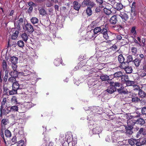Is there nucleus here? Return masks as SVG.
<instances>
[{"instance_id":"nucleus-53","label":"nucleus","mask_w":146,"mask_h":146,"mask_svg":"<svg viewBox=\"0 0 146 146\" xmlns=\"http://www.w3.org/2000/svg\"><path fill=\"white\" fill-rule=\"evenodd\" d=\"M128 79V75H122L121 76V79L122 81H124L125 82V81L127 80Z\"/></svg>"},{"instance_id":"nucleus-36","label":"nucleus","mask_w":146,"mask_h":146,"mask_svg":"<svg viewBox=\"0 0 146 146\" xmlns=\"http://www.w3.org/2000/svg\"><path fill=\"white\" fill-rule=\"evenodd\" d=\"M19 32L18 31H16L12 35L11 38L13 40H15L18 36Z\"/></svg>"},{"instance_id":"nucleus-12","label":"nucleus","mask_w":146,"mask_h":146,"mask_svg":"<svg viewBox=\"0 0 146 146\" xmlns=\"http://www.w3.org/2000/svg\"><path fill=\"white\" fill-rule=\"evenodd\" d=\"M135 122V120L129 119L127 121V125L126 126L129 127L130 128L131 127L133 128L134 126L136 123Z\"/></svg>"},{"instance_id":"nucleus-14","label":"nucleus","mask_w":146,"mask_h":146,"mask_svg":"<svg viewBox=\"0 0 146 146\" xmlns=\"http://www.w3.org/2000/svg\"><path fill=\"white\" fill-rule=\"evenodd\" d=\"M73 8L76 10L79 11L80 7L81 4L76 1H74L73 3Z\"/></svg>"},{"instance_id":"nucleus-4","label":"nucleus","mask_w":146,"mask_h":146,"mask_svg":"<svg viewBox=\"0 0 146 146\" xmlns=\"http://www.w3.org/2000/svg\"><path fill=\"white\" fill-rule=\"evenodd\" d=\"M12 90L14 94H17V91L18 90L22 89L18 81L13 83L12 84Z\"/></svg>"},{"instance_id":"nucleus-15","label":"nucleus","mask_w":146,"mask_h":146,"mask_svg":"<svg viewBox=\"0 0 146 146\" xmlns=\"http://www.w3.org/2000/svg\"><path fill=\"white\" fill-rule=\"evenodd\" d=\"M117 21V15H114L112 16L110 20V23L112 25L115 24Z\"/></svg>"},{"instance_id":"nucleus-64","label":"nucleus","mask_w":146,"mask_h":146,"mask_svg":"<svg viewBox=\"0 0 146 146\" xmlns=\"http://www.w3.org/2000/svg\"><path fill=\"white\" fill-rule=\"evenodd\" d=\"M133 62L134 63H137L138 64H139L140 63V61L138 59H135L134 60H133Z\"/></svg>"},{"instance_id":"nucleus-62","label":"nucleus","mask_w":146,"mask_h":146,"mask_svg":"<svg viewBox=\"0 0 146 146\" xmlns=\"http://www.w3.org/2000/svg\"><path fill=\"white\" fill-rule=\"evenodd\" d=\"M53 5V4L50 1L46 4V6L47 7H51Z\"/></svg>"},{"instance_id":"nucleus-61","label":"nucleus","mask_w":146,"mask_h":146,"mask_svg":"<svg viewBox=\"0 0 146 146\" xmlns=\"http://www.w3.org/2000/svg\"><path fill=\"white\" fill-rule=\"evenodd\" d=\"M12 67L13 70L17 71V64H12Z\"/></svg>"},{"instance_id":"nucleus-39","label":"nucleus","mask_w":146,"mask_h":146,"mask_svg":"<svg viewBox=\"0 0 146 146\" xmlns=\"http://www.w3.org/2000/svg\"><path fill=\"white\" fill-rule=\"evenodd\" d=\"M31 22L33 24L37 23L38 22V19L36 17H33L31 19Z\"/></svg>"},{"instance_id":"nucleus-7","label":"nucleus","mask_w":146,"mask_h":146,"mask_svg":"<svg viewBox=\"0 0 146 146\" xmlns=\"http://www.w3.org/2000/svg\"><path fill=\"white\" fill-rule=\"evenodd\" d=\"M82 5L92 8L95 6L96 4L94 2L91 1L90 0H84L82 2Z\"/></svg>"},{"instance_id":"nucleus-43","label":"nucleus","mask_w":146,"mask_h":146,"mask_svg":"<svg viewBox=\"0 0 146 146\" xmlns=\"http://www.w3.org/2000/svg\"><path fill=\"white\" fill-rule=\"evenodd\" d=\"M7 102V98H3V100L1 103V105L0 107V108H3L4 107L3 106L5 105Z\"/></svg>"},{"instance_id":"nucleus-37","label":"nucleus","mask_w":146,"mask_h":146,"mask_svg":"<svg viewBox=\"0 0 146 146\" xmlns=\"http://www.w3.org/2000/svg\"><path fill=\"white\" fill-rule=\"evenodd\" d=\"M10 75L11 77H13L17 78L18 75L17 71L13 70V71H11L10 73Z\"/></svg>"},{"instance_id":"nucleus-47","label":"nucleus","mask_w":146,"mask_h":146,"mask_svg":"<svg viewBox=\"0 0 146 146\" xmlns=\"http://www.w3.org/2000/svg\"><path fill=\"white\" fill-rule=\"evenodd\" d=\"M98 23L96 21H93L91 25L92 29V28L94 29L98 27Z\"/></svg>"},{"instance_id":"nucleus-63","label":"nucleus","mask_w":146,"mask_h":146,"mask_svg":"<svg viewBox=\"0 0 146 146\" xmlns=\"http://www.w3.org/2000/svg\"><path fill=\"white\" fill-rule=\"evenodd\" d=\"M99 7L101 8H104V9L106 8L107 7L106 6L104 3H102L101 4H99Z\"/></svg>"},{"instance_id":"nucleus-48","label":"nucleus","mask_w":146,"mask_h":146,"mask_svg":"<svg viewBox=\"0 0 146 146\" xmlns=\"http://www.w3.org/2000/svg\"><path fill=\"white\" fill-rule=\"evenodd\" d=\"M132 102H137L140 101L139 98L137 97L132 98Z\"/></svg>"},{"instance_id":"nucleus-24","label":"nucleus","mask_w":146,"mask_h":146,"mask_svg":"<svg viewBox=\"0 0 146 146\" xmlns=\"http://www.w3.org/2000/svg\"><path fill=\"white\" fill-rule=\"evenodd\" d=\"M123 8V6L120 3H117L115 5V9L118 11H120Z\"/></svg>"},{"instance_id":"nucleus-60","label":"nucleus","mask_w":146,"mask_h":146,"mask_svg":"<svg viewBox=\"0 0 146 146\" xmlns=\"http://www.w3.org/2000/svg\"><path fill=\"white\" fill-rule=\"evenodd\" d=\"M116 38L118 40H120L121 39H122L123 40H124L125 38V37H123V38L122 36L120 35H117L116 37Z\"/></svg>"},{"instance_id":"nucleus-29","label":"nucleus","mask_w":146,"mask_h":146,"mask_svg":"<svg viewBox=\"0 0 146 146\" xmlns=\"http://www.w3.org/2000/svg\"><path fill=\"white\" fill-rule=\"evenodd\" d=\"M90 7H87L86 11V13L87 15L88 16H90L92 14V11Z\"/></svg>"},{"instance_id":"nucleus-32","label":"nucleus","mask_w":146,"mask_h":146,"mask_svg":"<svg viewBox=\"0 0 146 146\" xmlns=\"http://www.w3.org/2000/svg\"><path fill=\"white\" fill-rule=\"evenodd\" d=\"M100 78L103 81H107L108 82H109L108 80H110V78L109 76L107 75L101 76L100 77Z\"/></svg>"},{"instance_id":"nucleus-45","label":"nucleus","mask_w":146,"mask_h":146,"mask_svg":"<svg viewBox=\"0 0 146 146\" xmlns=\"http://www.w3.org/2000/svg\"><path fill=\"white\" fill-rule=\"evenodd\" d=\"M30 72L29 71L27 70L24 71V72H20V73L21 75L24 76H28L29 75Z\"/></svg>"},{"instance_id":"nucleus-17","label":"nucleus","mask_w":146,"mask_h":146,"mask_svg":"<svg viewBox=\"0 0 146 146\" xmlns=\"http://www.w3.org/2000/svg\"><path fill=\"white\" fill-rule=\"evenodd\" d=\"M117 90L119 93L121 94H127L128 92L127 90L123 86H121L120 88L117 89Z\"/></svg>"},{"instance_id":"nucleus-52","label":"nucleus","mask_w":146,"mask_h":146,"mask_svg":"<svg viewBox=\"0 0 146 146\" xmlns=\"http://www.w3.org/2000/svg\"><path fill=\"white\" fill-rule=\"evenodd\" d=\"M135 27H133L131 30V32L133 34V35L135 36L137 34L136 31L135 30Z\"/></svg>"},{"instance_id":"nucleus-54","label":"nucleus","mask_w":146,"mask_h":146,"mask_svg":"<svg viewBox=\"0 0 146 146\" xmlns=\"http://www.w3.org/2000/svg\"><path fill=\"white\" fill-rule=\"evenodd\" d=\"M136 113H137V115H132L131 116V118H137L140 117V116L141 115V113L139 112L138 111H136Z\"/></svg>"},{"instance_id":"nucleus-33","label":"nucleus","mask_w":146,"mask_h":146,"mask_svg":"<svg viewBox=\"0 0 146 146\" xmlns=\"http://www.w3.org/2000/svg\"><path fill=\"white\" fill-rule=\"evenodd\" d=\"M118 59L120 63L121 64H122L123 63H125V62H124V58L122 54H120L118 56Z\"/></svg>"},{"instance_id":"nucleus-35","label":"nucleus","mask_w":146,"mask_h":146,"mask_svg":"<svg viewBox=\"0 0 146 146\" xmlns=\"http://www.w3.org/2000/svg\"><path fill=\"white\" fill-rule=\"evenodd\" d=\"M125 83L127 86H131L135 84V82L134 81L127 80L125 81Z\"/></svg>"},{"instance_id":"nucleus-1","label":"nucleus","mask_w":146,"mask_h":146,"mask_svg":"<svg viewBox=\"0 0 146 146\" xmlns=\"http://www.w3.org/2000/svg\"><path fill=\"white\" fill-rule=\"evenodd\" d=\"M108 29V26L107 24L104 25H103L100 33L103 35V37L106 40H108L109 39L108 33H109Z\"/></svg>"},{"instance_id":"nucleus-10","label":"nucleus","mask_w":146,"mask_h":146,"mask_svg":"<svg viewBox=\"0 0 146 146\" xmlns=\"http://www.w3.org/2000/svg\"><path fill=\"white\" fill-rule=\"evenodd\" d=\"M128 142L129 144L131 145H136L137 146V145H139L141 144V143L138 142V140L133 138H131L129 139Z\"/></svg>"},{"instance_id":"nucleus-23","label":"nucleus","mask_w":146,"mask_h":146,"mask_svg":"<svg viewBox=\"0 0 146 146\" xmlns=\"http://www.w3.org/2000/svg\"><path fill=\"white\" fill-rule=\"evenodd\" d=\"M101 131V129L99 127H96L93 129L92 132L93 134H99Z\"/></svg>"},{"instance_id":"nucleus-44","label":"nucleus","mask_w":146,"mask_h":146,"mask_svg":"<svg viewBox=\"0 0 146 146\" xmlns=\"http://www.w3.org/2000/svg\"><path fill=\"white\" fill-rule=\"evenodd\" d=\"M122 73L121 71H119L115 73L114 74V77H119L122 76Z\"/></svg>"},{"instance_id":"nucleus-55","label":"nucleus","mask_w":146,"mask_h":146,"mask_svg":"<svg viewBox=\"0 0 146 146\" xmlns=\"http://www.w3.org/2000/svg\"><path fill=\"white\" fill-rule=\"evenodd\" d=\"M141 113L142 115H146V107H143L141 109Z\"/></svg>"},{"instance_id":"nucleus-27","label":"nucleus","mask_w":146,"mask_h":146,"mask_svg":"<svg viewBox=\"0 0 146 146\" xmlns=\"http://www.w3.org/2000/svg\"><path fill=\"white\" fill-rule=\"evenodd\" d=\"M133 40L134 42L135 43L138 44L140 46H144L145 45V40L144 38H142V43L141 44H140V43H139L138 41L135 39L133 38Z\"/></svg>"},{"instance_id":"nucleus-34","label":"nucleus","mask_w":146,"mask_h":146,"mask_svg":"<svg viewBox=\"0 0 146 146\" xmlns=\"http://www.w3.org/2000/svg\"><path fill=\"white\" fill-rule=\"evenodd\" d=\"M38 10L40 15L42 16H44L46 14V12L44 9L39 8L38 9Z\"/></svg>"},{"instance_id":"nucleus-2","label":"nucleus","mask_w":146,"mask_h":146,"mask_svg":"<svg viewBox=\"0 0 146 146\" xmlns=\"http://www.w3.org/2000/svg\"><path fill=\"white\" fill-rule=\"evenodd\" d=\"M24 22V25H23V29L29 33H32L34 31L33 26L30 23H26L25 21Z\"/></svg>"},{"instance_id":"nucleus-59","label":"nucleus","mask_w":146,"mask_h":146,"mask_svg":"<svg viewBox=\"0 0 146 146\" xmlns=\"http://www.w3.org/2000/svg\"><path fill=\"white\" fill-rule=\"evenodd\" d=\"M73 138L69 136L67 138V141L68 143H69L72 141Z\"/></svg>"},{"instance_id":"nucleus-26","label":"nucleus","mask_w":146,"mask_h":146,"mask_svg":"<svg viewBox=\"0 0 146 146\" xmlns=\"http://www.w3.org/2000/svg\"><path fill=\"white\" fill-rule=\"evenodd\" d=\"M107 6L104 9V11L105 13L107 15H111L112 13L111 8H108Z\"/></svg>"},{"instance_id":"nucleus-30","label":"nucleus","mask_w":146,"mask_h":146,"mask_svg":"<svg viewBox=\"0 0 146 146\" xmlns=\"http://www.w3.org/2000/svg\"><path fill=\"white\" fill-rule=\"evenodd\" d=\"M8 122V119H3L1 121V127H5V125L7 124Z\"/></svg>"},{"instance_id":"nucleus-11","label":"nucleus","mask_w":146,"mask_h":146,"mask_svg":"<svg viewBox=\"0 0 146 146\" xmlns=\"http://www.w3.org/2000/svg\"><path fill=\"white\" fill-rule=\"evenodd\" d=\"M137 13L132 8L131 11V17L130 20L131 22L133 21L136 19V18Z\"/></svg>"},{"instance_id":"nucleus-9","label":"nucleus","mask_w":146,"mask_h":146,"mask_svg":"<svg viewBox=\"0 0 146 146\" xmlns=\"http://www.w3.org/2000/svg\"><path fill=\"white\" fill-rule=\"evenodd\" d=\"M125 64H120L119 67L122 69H125L127 73L129 74L131 73L132 71V68L131 66H124Z\"/></svg>"},{"instance_id":"nucleus-20","label":"nucleus","mask_w":146,"mask_h":146,"mask_svg":"<svg viewBox=\"0 0 146 146\" xmlns=\"http://www.w3.org/2000/svg\"><path fill=\"white\" fill-rule=\"evenodd\" d=\"M103 25L100 27H96L94 28L93 30L94 34H100Z\"/></svg>"},{"instance_id":"nucleus-3","label":"nucleus","mask_w":146,"mask_h":146,"mask_svg":"<svg viewBox=\"0 0 146 146\" xmlns=\"http://www.w3.org/2000/svg\"><path fill=\"white\" fill-rule=\"evenodd\" d=\"M23 20L22 18H20L19 19H15L14 24L15 27L19 30H20L21 29V25H23Z\"/></svg>"},{"instance_id":"nucleus-8","label":"nucleus","mask_w":146,"mask_h":146,"mask_svg":"<svg viewBox=\"0 0 146 146\" xmlns=\"http://www.w3.org/2000/svg\"><path fill=\"white\" fill-rule=\"evenodd\" d=\"M119 137V131H118L114 132L112 134L111 138L113 142H117Z\"/></svg>"},{"instance_id":"nucleus-46","label":"nucleus","mask_w":146,"mask_h":146,"mask_svg":"<svg viewBox=\"0 0 146 146\" xmlns=\"http://www.w3.org/2000/svg\"><path fill=\"white\" fill-rule=\"evenodd\" d=\"M17 44L19 47L22 48L24 45V43L23 41L21 40H19L18 41Z\"/></svg>"},{"instance_id":"nucleus-40","label":"nucleus","mask_w":146,"mask_h":146,"mask_svg":"<svg viewBox=\"0 0 146 146\" xmlns=\"http://www.w3.org/2000/svg\"><path fill=\"white\" fill-rule=\"evenodd\" d=\"M131 50L132 54L133 55H135L137 54V49L136 48L132 47L131 48Z\"/></svg>"},{"instance_id":"nucleus-18","label":"nucleus","mask_w":146,"mask_h":146,"mask_svg":"<svg viewBox=\"0 0 146 146\" xmlns=\"http://www.w3.org/2000/svg\"><path fill=\"white\" fill-rule=\"evenodd\" d=\"M138 96L139 98H144L146 97V93L141 89L139 90Z\"/></svg>"},{"instance_id":"nucleus-58","label":"nucleus","mask_w":146,"mask_h":146,"mask_svg":"<svg viewBox=\"0 0 146 146\" xmlns=\"http://www.w3.org/2000/svg\"><path fill=\"white\" fill-rule=\"evenodd\" d=\"M87 65V66H82V69H83V68L87 70H90L91 69V67L90 66L88 65Z\"/></svg>"},{"instance_id":"nucleus-50","label":"nucleus","mask_w":146,"mask_h":146,"mask_svg":"<svg viewBox=\"0 0 146 146\" xmlns=\"http://www.w3.org/2000/svg\"><path fill=\"white\" fill-rule=\"evenodd\" d=\"M24 144V142L23 140H21L17 142V146H23Z\"/></svg>"},{"instance_id":"nucleus-57","label":"nucleus","mask_w":146,"mask_h":146,"mask_svg":"<svg viewBox=\"0 0 146 146\" xmlns=\"http://www.w3.org/2000/svg\"><path fill=\"white\" fill-rule=\"evenodd\" d=\"M144 128H141L139 131L137 132V135L140 136V135L142 133L143 131Z\"/></svg>"},{"instance_id":"nucleus-51","label":"nucleus","mask_w":146,"mask_h":146,"mask_svg":"<svg viewBox=\"0 0 146 146\" xmlns=\"http://www.w3.org/2000/svg\"><path fill=\"white\" fill-rule=\"evenodd\" d=\"M17 98L15 96H13L11 99V102L17 104Z\"/></svg>"},{"instance_id":"nucleus-41","label":"nucleus","mask_w":146,"mask_h":146,"mask_svg":"<svg viewBox=\"0 0 146 146\" xmlns=\"http://www.w3.org/2000/svg\"><path fill=\"white\" fill-rule=\"evenodd\" d=\"M5 135L6 137H10L11 136V133L10 131L6 129L5 130Z\"/></svg>"},{"instance_id":"nucleus-5","label":"nucleus","mask_w":146,"mask_h":146,"mask_svg":"<svg viewBox=\"0 0 146 146\" xmlns=\"http://www.w3.org/2000/svg\"><path fill=\"white\" fill-rule=\"evenodd\" d=\"M115 13L117 16L120 17L124 21H127L129 19L128 15L125 12H121L120 11H116Z\"/></svg>"},{"instance_id":"nucleus-49","label":"nucleus","mask_w":146,"mask_h":146,"mask_svg":"<svg viewBox=\"0 0 146 146\" xmlns=\"http://www.w3.org/2000/svg\"><path fill=\"white\" fill-rule=\"evenodd\" d=\"M17 137L16 136H14L11 139V143L12 145H14L17 143Z\"/></svg>"},{"instance_id":"nucleus-21","label":"nucleus","mask_w":146,"mask_h":146,"mask_svg":"<svg viewBox=\"0 0 146 146\" xmlns=\"http://www.w3.org/2000/svg\"><path fill=\"white\" fill-rule=\"evenodd\" d=\"M125 129L126 130V134L127 135H131L133 133V128L131 127L130 128L129 127L125 126Z\"/></svg>"},{"instance_id":"nucleus-25","label":"nucleus","mask_w":146,"mask_h":146,"mask_svg":"<svg viewBox=\"0 0 146 146\" xmlns=\"http://www.w3.org/2000/svg\"><path fill=\"white\" fill-rule=\"evenodd\" d=\"M11 112H17L18 110V107L17 106H9Z\"/></svg>"},{"instance_id":"nucleus-56","label":"nucleus","mask_w":146,"mask_h":146,"mask_svg":"<svg viewBox=\"0 0 146 146\" xmlns=\"http://www.w3.org/2000/svg\"><path fill=\"white\" fill-rule=\"evenodd\" d=\"M133 60L132 56L131 55H129L127 56V62L128 63L132 61Z\"/></svg>"},{"instance_id":"nucleus-31","label":"nucleus","mask_w":146,"mask_h":146,"mask_svg":"<svg viewBox=\"0 0 146 146\" xmlns=\"http://www.w3.org/2000/svg\"><path fill=\"white\" fill-rule=\"evenodd\" d=\"M21 36L23 40L26 42L28 39L29 35H27L26 33H24L21 34Z\"/></svg>"},{"instance_id":"nucleus-6","label":"nucleus","mask_w":146,"mask_h":146,"mask_svg":"<svg viewBox=\"0 0 146 146\" xmlns=\"http://www.w3.org/2000/svg\"><path fill=\"white\" fill-rule=\"evenodd\" d=\"M3 96L6 95L9 96L10 95L14 94L12 90H10L7 86H5L4 85L3 87Z\"/></svg>"},{"instance_id":"nucleus-22","label":"nucleus","mask_w":146,"mask_h":146,"mask_svg":"<svg viewBox=\"0 0 146 146\" xmlns=\"http://www.w3.org/2000/svg\"><path fill=\"white\" fill-rule=\"evenodd\" d=\"M116 90L115 87L110 84V86L107 90V91L109 93L112 94L116 91Z\"/></svg>"},{"instance_id":"nucleus-38","label":"nucleus","mask_w":146,"mask_h":146,"mask_svg":"<svg viewBox=\"0 0 146 146\" xmlns=\"http://www.w3.org/2000/svg\"><path fill=\"white\" fill-rule=\"evenodd\" d=\"M110 84L111 85L114 86V87H115L116 90L117 88V87H119L120 86V84L118 82H110Z\"/></svg>"},{"instance_id":"nucleus-19","label":"nucleus","mask_w":146,"mask_h":146,"mask_svg":"<svg viewBox=\"0 0 146 146\" xmlns=\"http://www.w3.org/2000/svg\"><path fill=\"white\" fill-rule=\"evenodd\" d=\"M2 111L3 113V115H7L11 112L9 105H6L5 108L4 109H2Z\"/></svg>"},{"instance_id":"nucleus-28","label":"nucleus","mask_w":146,"mask_h":146,"mask_svg":"<svg viewBox=\"0 0 146 146\" xmlns=\"http://www.w3.org/2000/svg\"><path fill=\"white\" fill-rule=\"evenodd\" d=\"M10 60L13 64H17V63L18 58L16 56H14L11 57Z\"/></svg>"},{"instance_id":"nucleus-13","label":"nucleus","mask_w":146,"mask_h":146,"mask_svg":"<svg viewBox=\"0 0 146 146\" xmlns=\"http://www.w3.org/2000/svg\"><path fill=\"white\" fill-rule=\"evenodd\" d=\"M135 123L136 124L141 126L145 125V120L143 118H139L135 120Z\"/></svg>"},{"instance_id":"nucleus-42","label":"nucleus","mask_w":146,"mask_h":146,"mask_svg":"<svg viewBox=\"0 0 146 146\" xmlns=\"http://www.w3.org/2000/svg\"><path fill=\"white\" fill-rule=\"evenodd\" d=\"M8 80L9 82L11 83L12 84L17 81L16 80V78L11 76L8 78Z\"/></svg>"},{"instance_id":"nucleus-16","label":"nucleus","mask_w":146,"mask_h":146,"mask_svg":"<svg viewBox=\"0 0 146 146\" xmlns=\"http://www.w3.org/2000/svg\"><path fill=\"white\" fill-rule=\"evenodd\" d=\"M137 70L141 71V70H146V64H135Z\"/></svg>"}]
</instances>
